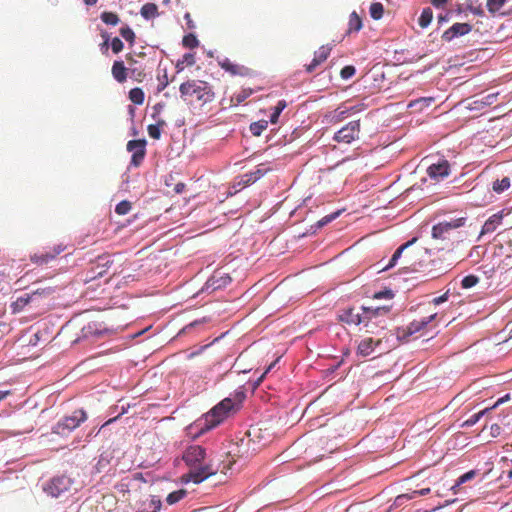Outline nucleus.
Instances as JSON below:
<instances>
[{
	"label": "nucleus",
	"instance_id": "obj_32",
	"mask_svg": "<svg viewBox=\"0 0 512 512\" xmlns=\"http://www.w3.org/2000/svg\"><path fill=\"white\" fill-rule=\"evenodd\" d=\"M268 127V122L266 120H260L257 122H253L250 125V131L254 136H260L261 133L266 130Z\"/></svg>",
	"mask_w": 512,
	"mask_h": 512
},
{
	"label": "nucleus",
	"instance_id": "obj_37",
	"mask_svg": "<svg viewBox=\"0 0 512 512\" xmlns=\"http://www.w3.org/2000/svg\"><path fill=\"white\" fill-rule=\"evenodd\" d=\"M120 328V325L118 326H111V327H101V325L98 324V338L102 336H113L118 333V330Z\"/></svg>",
	"mask_w": 512,
	"mask_h": 512
},
{
	"label": "nucleus",
	"instance_id": "obj_1",
	"mask_svg": "<svg viewBox=\"0 0 512 512\" xmlns=\"http://www.w3.org/2000/svg\"><path fill=\"white\" fill-rule=\"evenodd\" d=\"M244 398L245 394L239 392L235 395L234 399L227 397L219 402L198 421L197 426L200 429V433L216 427L230 415L236 413L240 409Z\"/></svg>",
	"mask_w": 512,
	"mask_h": 512
},
{
	"label": "nucleus",
	"instance_id": "obj_13",
	"mask_svg": "<svg viewBox=\"0 0 512 512\" xmlns=\"http://www.w3.org/2000/svg\"><path fill=\"white\" fill-rule=\"evenodd\" d=\"M471 30L472 25L469 23H455L442 34L441 38L445 42H450L454 38L470 33Z\"/></svg>",
	"mask_w": 512,
	"mask_h": 512
},
{
	"label": "nucleus",
	"instance_id": "obj_5",
	"mask_svg": "<svg viewBox=\"0 0 512 512\" xmlns=\"http://www.w3.org/2000/svg\"><path fill=\"white\" fill-rule=\"evenodd\" d=\"M87 419V413L83 409H78L71 416H66L52 428L53 433L65 436Z\"/></svg>",
	"mask_w": 512,
	"mask_h": 512
},
{
	"label": "nucleus",
	"instance_id": "obj_41",
	"mask_svg": "<svg viewBox=\"0 0 512 512\" xmlns=\"http://www.w3.org/2000/svg\"><path fill=\"white\" fill-rule=\"evenodd\" d=\"M487 411H489L488 408H486L478 413L473 414L472 416H470V418H468L464 422L463 425L467 426V427H471V426L475 425Z\"/></svg>",
	"mask_w": 512,
	"mask_h": 512
},
{
	"label": "nucleus",
	"instance_id": "obj_19",
	"mask_svg": "<svg viewBox=\"0 0 512 512\" xmlns=\"http://www.w3.org/2000/svg\"><path fill=\"white\" fill-rule=\"evenodd\" d=\"M362 27V18L357 14L356 11H353L349 16L347 34L357 33L362 29Z\"/></svg>",
	"mask_w": 512,
	"mask_h": 512
},
{
	"label": "nucleus",
	"instance_id": "obj_57",
	"mask_svg": "<svg viewBox=\"0 0 512 512\" xmlns=\"http://www.w3.org/2000/svg\"><path fill=\"white\" fill-rule=\"evenodd\" d=\"M430 493V488H423V489H420V490H414L411 492V495H412V499L418 497V496H425V495H428Z\"/></svg>",
	"mask_w": 512,
	"mask_h": 512
},
{
	"label": "nucleus",
	"instance_id": "obj_6",
	"mask_svg": "<svg viewBox=\"0 0 512 512\" xmlns=\"http://www.w3.org/2000/svg\"><path fill=\"white\" fill-rule=\"evenodd\" d=\"M466 223V218L460 217L451 219L450 221L439 222L432 227V237L434 239L446 240L450 238L453 230L463 227Z\"/></svg>",
	"mask_w": 512,
	"mask_h": 512
},
{
	"label": "nucleus",
	"instance_id": "obj_31",
	"mask_svg": "<svg viewBox=\"0 0 512 512\" xmlns=\"http://www.w3.org/2000/svg\"><path fill=\"white\" fill-rule=\"evenodd\" d=\"M113 264V260H111L109 255H101L98 256V269L101 267H105L106 270H102L98 272V277H102L104 273L108 271L110 266Z\"/></svg>",
	"mask_w": 512,
	"mask_h": 512
},
{
	"label": "nucleus",
	"instance_id": "obj_28",
	"mask_svg": "<svg viewBox=\"0 0 512 512\" xmlns=\"http://www.w3.org/2000/svg\"><path fill=\"white\" fill-rule=\"evenodd\" d=\"M103 23L110 26H116L120 22L119 16L114 12H103L100 16Z\"/></svg>",
	"mask_w": 512,
	"mask_h": 512
},
{
	"label": "nucleus",
	"instance_id": "obj_26",
	"mask_svg": "<svg viewBox=\"0 0 512 512\" xmlns=\"http://www.w3.org/2000/svg\"><path fill=\"white\" fill-rule=\"evenodd\" d=\"M165 125L164 120H159L156 124H150L147 127L148 134L153 139H160L161 137V128Z\"/></svg>",
	"mask_w": 512,
	"mask_h": 512
},
{
	"label": "nucleus",
	"instance_id": "obj_4",
	"mask_svg": "<svg viewBox=\"0 0 512 512\" xmlns=\"http://www.w3.org/2000/svg\"><path fill=\"white\" fill-rule=\"evenodd\" d=\"M72 480L64 475L55 476L43 484V491L52 498H63L69 493Z\"/></svg>",
	"mask_w": 512,
	"mask_h": 512
},
{
	"label": "nucleus",
	"instance_id": "obj_64",
	"mask_svg": "<svg viewBox=\"0 0 512 512\" xmlns=\"http://www.w3.org/2000/svg\"><path fill=\"white\" fill-rule=\"evenodd\" d=\"M101 36H102V38L104 39V42H103V44H102V49H106V50H107V49H108V41H109V37H108L107 33H105V32H103V33L101 34Z\"/></svg>",
	"mask_w": 512,
	"mask_h": 512
},
{
	"label": "nucleus",
	"instance_id": "obj_52",
	"mask_svg": "<svg viewBox=\"0 0 512 512\" xmlns=\"http://www.w3.org/2000/svg\"><path fill=\"white\" fill-rule=\"evenodd\" d=\"M182 63L186 66H193L195 64V55L193 53H186L182 57Z\"/></svg>",
	"mask_w": 512,
	"mask_h": 512
},
{
	"label": "nucleus",
	"instance_id": "obj_9",
	"mask_svg": "<svg viewBox=\"0 0 512 512\" xmlns=\"http://www.w3.org/2000/svg\"><path fill=\"white\" fill-rule=\"evenodd\" d=\"M362 319L364 320V326L369 327L370 325H380L384 321L379 320L380 317L387 316L390 309L389 307H362Z\"/></svg>",
	"mask_w": 512,
	"mask_h": 512
},
{
	"label": "nucleus",
	"instance_id": "obj_21",
	"mask_svg": "<svg viewBox=\"0 0 512 512\" xmlns=\"http://www.w3.org/2000/svg\"><path fill=\"white\" fill-rule=\"evenodd\" d=\"M161 509V501L152 497L150 500L145 501L137 512H159Z\"/></svg>",
	"mask_w": 512,
	"mask_h": 512
},
{
	"label": "nucleus",
	"instance_id": "obj_12",
	"mask_svg": "<svg viewBox=\"0 0 512 512\" xmlns=\"http://www.w3.org/2000/svg\"><path fill=\"white\" fill-rule=\"evenodd\" d=\"M437 316V313H433L429 315L426 318H423L421 320H414L411 322L405 329L398 331V337L405 338L408 336L413 335L414 333L419 332L420 330L424 329L432 320H434Z\"/></svg>",
	"mask_w": 512,
	"mask_h": 512
},
{
	"label": "nucleus",
	"instance_id": "obj_36",
	"mask_svg": "<svg viewBox=\"0 0 512 512\" xmlns=\"http://www.w3.org/2000/svg\"><path fill=\"white\" fill-rule=\"evenodd\" d=\"M120 35L132 46L135 42V33L129 26L120 28Z\"/></svg>",
	"mask_w": 512,
	"mask_h": 512
},
{
	"label": "nucleus",
	"instance_id": "obj_60",
	"mask_svg": "<svg viewBox=\"0 0 512 512\" xmlns=\"http://www.w3.org/2000/svg\"><path fill=\"white\" fill-rule=\"evenodd\" d=\"M448 299V293H444L443 295L439 296V297H435L433 300H432V303L434 305H439L445 301H447Z\"/></svg>",
	"mask_w": 512,
	"mask_h": 512
},
{
	"label": "nucleus",
	"instance_id": "obj_15",
	"mask_svg": "<svg viewBox=\"0 0 512 512\" xmlns=\"http://www.w3.org/2000/svg\"><path fill=\"white\" fill-rule=\"evenodd\" d=\"M331 51H332L331 45H323L317 51H315L314 58L312 59L311 63L308 65H305L306 72L312 73L313 71H315V69L320 64H322L323 62H325L328 59Z\"/></svg>",
	"mask_w": 512,
	"mask_h": 512
},
{
	"label": "nucleus",
	"instance_id": "obj_35",
	"mask_svg": "<svg viewBox=\"0 0 512 512\" xmlns=\"http://www.w3.org/2000/svg\"><path fill=\"white\" fill-rule=\"evenodd\" d=\"M507 0H487L486 6L490 13L499 12Z\"/></svg>",
	"mask_w": 512,
	"mask_h": 512
},
{
	"label": "nucleus",
	"instance_id": "obj_2",
	"mask_svg": "<svg viewBox=\"0 0 512 512\" xmlns=\"http://www.w3.org/2000/svg\"><path fill=\"white\" fill-rule=\"evenodd\" d=\"M205 456V449L199 445L189 446L183 453V460L191 467L190 480L194 483H200L217 472L211 464L205 463Z\"/></svg>",
	"mask_w": 512,
	"mask_h": 512
},
{
	"label": "nucleus",
	"instance_id": "obj_58",
	"mask_svg": "<svg viewBox=\"0 0 512 512\" xmlns=\"http://www.w3.org/2000/svg\"><path fill=\"white\" fill-rule=\"evenodd\" d=\"M509 400H510V394H506V395H504L503 397L499 398V399L494 403V405H493V406H491V407H489L488 409H489V411H490V410H493V409H495L496 407H498L499 405H501L502 403H505V402H507V401H509Z\"/></svg>",
	"mask_w": 512,
	"mask_h": 512
},
{
	"label": "nucleus",
	"instance_id": "obj_49",
	"mask_svg": "<svg viewBox=\"0 0 512 512\" xmlns=\"http://www.w3.org/2000/svg\"><path fill=\"white\" fill-rule=\"evenodd\" d=\"M340 212H335V213H332L330 215H326L325 217H323L321 220L318 221V226L319 227H323L324 225L330 223L331 221H333L334 219H336L338 216H339Z\"/></svg>",
	"mask_w": 512,
	"mask_h": 512
},
{
	"label": "nucleus",
	"instance_id": "obj_18",
	"mask_svg": "<svg viewBox=\"0 0 512 512\" xmlns=\"http://www.w3.org/2000/svg\"><path fill=\"white\" fill-rule=\"evenodd\" d=\"M128 71L123 61H115L111 69L112 76L118 83H124L127 80Z\"/></svg>",
	"mask_w": 512,
	"mask_h": 512
},
{
	"label": "nucleus",
	"instance_id": "obj_47",
	"mask_svg": "<svg viewBox=\"0 0 512 512\" xmlns=\"http://www.w3.org/2000/svg\"><path fill=\"white\" fill-rule=\"evenodd\" d=\"M111 49L114 54H118L123 50L124 44L121 39L114 37L110 43Z\"/></svg>",
	"mask_w": 512,
	"mask_h": 512
},
{
	"label": "nucleus",
	"instance_id": "obj_29",
	"mask_svg": "<svg viewBox=\"0 0 512 512\" xmlns=\"http://www.w3.org/2000/svg\"><path fill=\"white\" fill-rule=\"evenodd\" d=\"M186 495H187V491L185 489L173 491L170 494H168V496L166 497V502L169 505L176 504L177 502L182 500Z\"/></svg>",
	"mask_w": 512,
	"mask_h": 512
},
{
	"label": "nucleus",
	"instance_id": "obj_16",
	"mask_svg": "<svg viewBox=\"0 0 512 512\" xmlns=\"http://www.w3.org/2000/svg\"><path fill=\"white\" fill-rule=\"evenodd\" d=\"M339 321L348 325H360L364 323L362 313L356 312L354 308H347L338 315Z\"/></svg>",
	"mask_w": 512,
	"mask_h": 512
},
{
	"label": "nucleus",
	"instance_id": "obj_46",
	"mask_svg": "<svg viewBox=\"0 0 512 512\" xmlns=\"http://www.w3.org/2000/svg\"><path fill=\"white\" fill-rule=\"evenodd\" d=\"M55 292V289L53 287H44V288H38L35 291H33L34 298L37 296H43L48 297L52 295Z\"/></svg>",
	"mask_w": 512,
	"mask_h": 512
},
{
	"label": "nucleus",
	"instance_id": "obj_24",
	"mask_svg": "<svg viewBox=\"0 0 512 512\" xmlns=\"http://www.w3.org/2000/svg\"><path fill=\"white\" fill-rule=\"evenodd\" d=\"M433 19V11L430 7H426L422 10L421 15L418 19L419 26L421 28H426L431 23Z\"/></svg>",
	"mask_w": 512,
	"mask_h": 512
},
{
	"label": "nucleus",
	"instance_id": "obj_14",
	"mask_svg": "<svg viewBox=\"0 0 512 512\" xmlns=\"http://www.w3.org/2000/svg\"><path fill=\"white\" fill-rule=\"evenodd\" d=\"M450 172V165L447 160H439L437 163H432L427 168V174L431 179L440 180L448 176Z\"/></svg>",
	"mask_w": 512,
	"mask_h": 512
},
{
	"label": "nucleus",
	"instance_id": "obj_25",
	"mask_svg": "<svg viewBox=\"0 0 512 512\" xmlns=\"http://www.w3.org/2000/svg\"><path fill=\"white\" fill-rule=\"evenodd\" d=\"M129 99L136 105H142L144 103L145 95L141 88H132L129 91Z\"/></svg>",
	"mask_w": 512,
	"mask_h": 512
},
{
	"label": "nucleus",
	"instance_id": "obj_20",
	"mask_svg": "<svg viewBox=\"0 0 512 512\" xmlns=\"http://www.w3.org/2000/svg\"><path fill=\"white\" fill-rule=\"evenodd\" d=\"M231 277L228 275L222 276L214 274L207 282V285L209 287H212L213 289H219L221 287L226 286L231 282Z\"/></svg>",
	"mask_w": 512,
	"mask_h": 512
},
{
	"label": "nucleus",
	"instance_id": "obj_7",
	"mask_svg": "<svg viewBox=\"0 0 512 512\" xmlns=\"http://www.w3.org/2000/svg\"><path fill=\"white\" fill-rule=\"evenodd\" d=\"M384 337H365L363 338L358 346H357V354L362 357H367L372 355L375 352L382 354L385 352V349L382 348Z\"/></svg>",
	"mask_w": 512,
	"mask_h": 512
},
{
	"label": "nucleus",
	"instance_id": "obj_59",
	"mask_svg": "<svg viewBox=\"0 0 512 512\" xmlns=\"http://www.w3.org/2000/svg\"><path fill=\"white\" fill-rule=\"evenodd\" d=\"M251 93H252V91L250 90L249 92L243 91V92L235 95V99H236L237 103H241L242 101H244Z\"/></svg>",
	"mask_w": 512,
	"mask_h": 512
},
{
	"label": "nucleus",
	"instance_id": "obj_33",
	"mask_svg": "<svg viewBox=\"0 0 512 512\" xmlns=\"http://www.w3.org/2000/svg\"><path fill=\"white\" fill-rule=\"evenodd\" d=\"M287 103L285 100L278 101L277 105L274 107V111L270 116V122L272 124H276L278 122L279 116L281 112L286 108Z\"/></svg>",
	"mask_w": 512,
	"mask_h": 512
},
{
	"label": "nucleus",
	"instance_id": "obj_3",
	"mask_svg": "<svg viewBox=\"0 0 512 512\" xmlns=\"http://www.w3.org/2000/svg\"><path fill=\"white\" fill-rule=\"evenodd\" d=\"M181 97L186 100L196 99L204 103L214 98V93L207 82L200 80H188L179 87Z\"/></svg>",
	"mask_w": 512,
	"mask_h": 512
},
{
	"label": "nucleus",
	"instance_id": "obj_51",
	"mask_svg": "<svg viewBox=\"0 0 512 512\" xmlns=\"http://www.w3.org/2000/svg\"><path fill=\"white\" fill-rule=\"evenodd\" d=\"M358 111H360V109L358 108V106H353V107H351V108L344 109V110H340V108H338V109L336 110V112H337V114H338V117H340V118H344V117H345V115L350 114V113H356V112H358Z\"/></svg>",
	"mask_w": 512,
	"mask_h": 512
},
{
	"label": "nucleus",
	"instance_id": "obj_22",
	"mask_svg": "<svg viewBox=\"0 0 512 512\" xmlns=\"http://www.w3.org/2000/svg\"><path fill=\"white\" fill-rule=\"evenodd\" d=\"M140 14L145 19H153L158 16V7L154 3H146L141 7Z\"/></svg>",
	"mask_w": 512,
	"mask_h": 512
},
{
	"label": "nucleus",
	"instance_id": "obj_43",
	"mask_svg": "<svg viewBox=\"0 0 512 512\" xmlns=\"http://www.w3.org/2000/svg\"><path fill=\"white\" fill-rule=\"evenodd\" d=\"M475 475H476V473L473 470L464 473L463 475H461L458 478V480L456 481V484L453 486V489H455L456 487H459L463 483L473 479L475 477Z\"/></svg>",
	"mask_w": 512,
	"mask_h": 512
},
{
	"label": "nucleus",
	"instance_id": "obj_45",
	"mask_svg": "<svg viewBox=\"0 0 512 512\" xmlns=\"http://www.w3.org/2000/svg\"><path fill=\"white\" fill-rule=\"evenodd\" d=\"M34 299L35 298H34L33 293L26 294L24 296L19 297L17 299V301L15 302V305L18 308H23L24 306H26L29 302L33 301Z\"/></svg>",
	"mask_w": 512,
	"mask_h": 512
},
{
	"label": "nucleus",
	"instance_id": "obj_17",
	"mask_svg": "<svg viewBox=\"0 0 512 512\" xmlns=\"http://www.w3.org/2000/svg\"><path fill=\"white\" fill-rule=\"evenodd\" d=\"M503 216V210L490 216L482 226L480 235L482 236L485 234L493 233L497 229V227L502 223Z\"/></svg>",
	"mask_w": 512,
	"mask_h": 512
},
{
	"label": "nucleus",
	"instance_id": "obj_50",
	"mask_svg": "<svg viewBox=\"0 0 512 512\" xmlns=\"http://www.w3.org/2000/svg\"><path fill=\"white\" fill-rule=\"evenodd\" d=\"M498 96V93H491L486 96H483L480 100L481 104L490 106L492 105Z\"/></svg>",
	"mask_w": 512,
	"mask_h": 512
},
{
	"label": "nucleus",
	"instance_id": "obj_39",
	"mask_svg": "<svg viewBox=\"0 0 512 512\" xmlns=\"http://www.w3.org/2000/svg\"><path fill=\"white\" fill-rule=\"evenodd\" d=\"M131 208H132L131 203L129 201L124 200L116 205L115 212L118 215H126L130 212Z\"/></svg>",
	"mask_w": 512,
	"mask_h": 512
},
{
	"label": "nucleus",
	"instance_id": "obj_55",
	"mask_svg": "<svg viewBox=\"0 0 512 512\" xmlns=\"http://www.w3.org/2000/svg\"><path fill=\"white\" fill-rule=\"evenodd\" d=\"M129 71L137 81H142L143 77L145 76V73L142 70H138L137 68L129 69Z\"/></svg>",
	"mask_w": 512,
	"mask_h": 512
},
{
	"label": "nucleus",
	"instance_id": "obj_38",
	"mask_svg": "<svg viewBox=\"0 0 512 512\" xmlns=\"http://www.w3.org/2000/svg\"><path fill=\"white\" fill-rule=\"evenodd\" d=\"M182 44L186 48H196L199 45V41L194 34H187L182 39Z\"/></svg>",
	"mask_w": 512,
	"mask_h": 512
},
{
	"label": "nucleus",
	"instance_id": "obj_53",
	"mask_svg": "<svg viewBox=\"0 0 512 512\" xmlns=\"http://www.w3.org/2000/svg\"><path fill=\"white\" fill-rule=\"evenodd\" d=\"M393 297V293L391 290H385L381 292H377L374 294V299H382V298H388L391 299Z\"/></svg>",
	"mask_w": 512,
	"mask_h": 512
},
{
	"label": "nucleus",
	"instance_id": "obj_40",
	"mask_svg": "<svg viewBox=\"0 0 512 512\" xmlns=\"http://www.w3.org/2000/svg\"><path fill=\"white\" fill-rule=\"evenodd\" d=\"M479 282V278L475 275H467L461 281V286L465 289L474 287Z\"/></svg>",
	"mask_w": 512,
	"mask_h": 512
},
{
	"label": "nucleus",
	"instance_id": "obj_63",
	"mask_svg": "<svg viewBox=\"0 0 512 512\" xmlns=\"http://www.w3.org/2000/svg\"><path fill=\"white\" fill-rule=\"evenodd\" d=\"M274 365H275V362H274V363H272V364H270V365L268 366V368L265 370V372H264V373H263V374L258 378V380H257V382H256V384H257V385H259V384H260V382L262 381V379L264 378V376H265V375H266V374H267V373L272 369V367H273Z\"/></svg>",
	"mask_w": 512,
	"mask_h": 512
},
{
	"label": "nucleus",
	"instance_id": "obj_8",
	"mask_svg": "<svg viewBox=\"0 0 512 512\" xmlns=\"http://www.w3.org/2000/svg\"><path fill=\"white\" fill-rule=\"evenodd\" d=\"M361 131L360 121H351L340 130H338L333 139L336 142H343L346 144H350L352 141L359 138V134Z\"/></svg>",
	"mask_w": 512,
	"mask_h": 512
},
{
	"label": "nucleus",
	"instance_id": "obj_11",
	"mask_svg": "<svg viewBox=\"0 0 512 512\" xmlns=\"http://www.w3.org/2000/svg\"><path fill=\"white\" fill-rule=\"evenodd\" d=\"M218 64L222 69H224L226 72H228L232 76L247 77V76H251L253 73V71L250 68H248L244 65L233 63L228 58H224V59L218 61Z\"/></svg>",
	"mask_w": 512,
	"mask_h": 512
},
{
	"label": "nucleus",
	"instance_id": "obj_56",
	"mask_svg": "<svg viewBox=\"0 0 512 512\" xmlns=\"http://www.w3.org/2000/svg\"><path fill=\"white\" fill-rule=\"evenodd\" d=\"M102 499L103 502L107 501L106 505L108 506L109 510H111L112 506H115L117 504L116 498L112 495H104Z\"/></svg>",
	"mask_w": 512,
	"mask_h": 512
},
{
	"label": "nucleus",
	"instance_id": "obj_44",
	"mask_svg": "<svg viewBox=\"0 0 512 512\" xmlns=\"http://www.w3.org/2000/svg\"><path fill=\"white\" fill-rule=\"evenodd\" d=\"M356 73V69L354 66L352 65H347L345 67H343L340 71V76L342 79H349L351 77H353Z\"/></svg>",
	"mask_w": 512,
	"mask_h": 512
},
{
	"label": "nucleus",
	"instance_id": "obj_23",
	"mask_svg": "<svg viewBox=\"0 0 512 512\" xmlns=\"http://www.w3.org/2000/svg\"><path fill=\"white\" fill-rule=\"evenodd\" d=\"M417 241V238H413L412 240L404 243L403 245H401L395 252L394 254L392 255V258L390 259L389 261V264L384 268V269H389L391 267H393L395 264H396V261L400 258L402 252L407 248L409 247L410 245H412L413 243H415Z\"/></svg>",
	"mask_w": 512,
	"mask_h": 512
},
{
	"label": "nucleus",
	"instance_id": "obj_61",
	"mask_svg": "<svg viewBox=\"0 0 512 512\" xmlns=\"http://www.w3.org/2000/svg\"><path fill=\"white\" fill-rule=\"evenodd\" d=\"M430 2L436 8H444L448 3V0H430Z\"/></svg>",
	"mask_w": 512,
	"mask_h": 512
},
{
	"label": "nucleus",
	"instance_id": "obj_48",
	"mask_svg": "<svg viewBox=\"0 0 512 512\" xmlns=\"http://www.w3.org/2000/svg\"><path fill=\"white\" fill-rule=\"evenodd\" d=\"M408 500H412L411 493H405V494L398 495L394 500V505L401 506Z\"/></svg>",
	"mask_w": 512,
	"mask_h": 512
},
{
	"label": "nucleus",
	"instance_id": "obj_34",
	"mask_svg": "<svg viewBox=\"0 0 512 512\" xmlns=\"http://www.w3.org/2000/svg\"><path fill=\"white\" fill-rule=\"evenodd\" d=\"M263 166L264 165L261 164V165L258 166V168L254 172H251L250 174H247L246 175V177H248L247 182H254V181H256L257 179H259L262 176H264L270 170V168H264Z\"/></svg>",
	"mask_w": 512,
	"mask_h": 512
},
{
	"label": "nucleus",
	"instance_id": "obj_62",
	"mask_svg": "<svg viewBox=\"0 0 512 512\" xmlns=\"http://www.w3.org/2000/svg\"><path fill=\"white\" fill-rule=\"evenodd\" d=\"M490 430H491V435H492L493 437H497V436H499V435H500L501 427H500V425H498V424H493V425L491 426Z\"/></svg>",
	"mask_w": 512,
	"mask_h": 512
},
{
	"label": "nucleus",
	"instance_id": "obj_27",
	"mask_svg": "<svg viewBox=\"0 0 512 512\" xmlns=\"http://www.w3.org/2000/svg\"><path fill=\"white\" fill-rule=\"evenodd\" d=\"M510 178L504 177L501 180L497 179L493 182L492 189L496 193L500 194L504 191H506L510 187Z\"/></svg>",
	"mask_w": 512,
	"mask_h": 512
},
{
	"label": "nucleus",
	"instance_id": "obj_54",
	"mask_svg": "<svg viewBox=\"0 0 512 512\" xmlns=\"http://www.w3.org/2000/svg\"><path fill=\"white\" fill-rule=\"evenodd\" d=\"M159 81H160V83H159V85H158V87H157V91H158V92H161V91H163V90L167 87V85H168V83H169V82H168V77H167L166 72L164 73V75L162 76V78H159Z\"/></svg>",
	"mask_w": 512,
	"mask_h": 512
},
{
	"label": "nucleus",
	"instance_id": "obj_10",
	"mask_svg": "<svg viewBox=\"0 0 512 512\" xmlns=\"http://www.w3.org/2000/svg\"><path fill=\"white\" fill-rule=\"evenodd\" d=\"M127 150L132 153L130 164L134 167H139L146 155V140H130L127 143Z\"/></svg>",
	"mask_w": 512,
	"mask_h": 512
},
{
	"label": "nucleus",
	"instance_id": "obj_30",
	"mask_svg": "<svg viewBox=\"0 0 512 512\" xmlns=\"http://www.w3.org/2000/svg\"><path fill=\"white\" fill-rule=\"evenodd\" d=\"M369 12H370V16L374 19V20H379L382 18L383 16V13H384V6L382 3L380 2H373L371 5H370V9H369Z\"/></svg>",
	"mask_w": 512,
	"mask_h": 512
},
{
	"label": "nucleus",
	"instance_id": "obj_42",
	"mask_svg": "<svg viewBox=\"0 0 512 512\" xmlns=\"http://www.w3.org/2000/svg\"><path fill=\"white\" fill-rule=\"evenodd\" d=\"M54 254H41V255H34L31 260L36 264H47L50 260L54 259Z\"/></svg>",
	"mask_w": 512,
	"mask_h": 512
}]
</instances>
